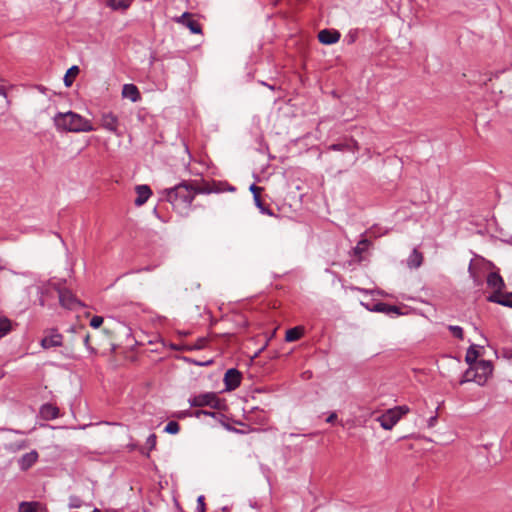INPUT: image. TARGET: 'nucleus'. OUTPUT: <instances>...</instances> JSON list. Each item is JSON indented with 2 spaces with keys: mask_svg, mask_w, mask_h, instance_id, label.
Here are the masks:
<instances>
[{
  "mask_svg": "<svg viewBox=\"0 0 512 512\" xmlns=\"http://www.w3.org/2000/svg\"><path fill=\"white\" fill-rule=\"evenodd\" d=\"M448 329L453 334L454 337L460 340L463 339V329L460 326L449 325Z\"/></svg>",
  "mask_w": 512,
  "mask_h": 512,
  "instance_id": "28",
  "label": "nucleus"
},
{
  "mask_svg": "<svg viewBox=\"0 0 512 512\" xmlns=\"http://www.w3.org/2000/svg\"><path fill=\"white\" fill-rule=\"evenodd\" d=\"M304 332V328L301 326H296L294 328L288 329L286 331L285 340L287 342H294L299 340Z\"/></svg>",
  "mask_w": 512,
  "mask_h": 512,
  "instance_id": "19",
  "label": "nucleus"
},
{
  "mask_svg": "<svg viewBox=\"0 0 512 512\" xmlns=\"http://www.w3.org/2000/svg\"><path fill=\"white\" fill-rule=\"evenodd\" d=\"M137 197L134 201L136 206L144 205L152 194V191L147 185H138L135 188Z\"/></svg>",
  "mask_w": 512,
  "mask_h": 512,
  "instance_id": "13",
  "label": "nucleus"
},
{
  "mask_svg": "<svg viewBox=\"0 0 512 512\" xmlns=\"http://www.w3.org/2000/svg\"><path fill=\"white\" fill-rule=\"evenodd\" d=\"M59 302L61 306L67 309H75L81 306V302L66 288H58Z\"/></svg>",
  "mask_w": 512,
  "mask_h": 512,
  "instance_id": "6",
  "label": "nucleus"
},
{
  "mask_svg": "<svg viewBox=\"0 0 512 512\" xmlns=\"http://www.w3.org/2000/svg\"><path fill=\"white\" fill-rule=\"evenodd\" d=\"M346 144H342V143H337V144H333L330 146V149L332 150H337V151H342L346 148Z\"/></svg>",
  "mask_w": 512,
  "mask_h": 512,
  "instance_id": "34",
  "label": "nucleus"
},
{
  "mask_svg": "<svg viewBox=\"0 0 512 512\" xmlns=\"http://www.w3.org/2000/svg\"><path fill=\"white\" fill-rule=\"evenodd\" d=\"M0 94L6 97V92L3 88H0Z\"/></svg>",
  "mask_w": 512,
  "mask_h": 512,
  "instance_id": "43",
  "label": "nucleus"
},
{
  "mask_svg": "<svg viewBox=\"0 0 512 512\" xmlns=\"http://www.w3.org/2000/svg\"><path fill=\"white\" fill-rule=\"evenodd\" d=\"M254 201H255L256 206L260 209V211L262 213L272 215V212L269 209L265 208V206L260 198V195H256V197H254Z\"/></svg>",
  "mask_w": 512,
  "mask_h": 512,
  "instance_id": "29",
  "label": "nucleus"
},
{
  "mask_svg": "<svg viewBox=\"0 0 512 512\" xmlns=\"http://www.w3.org/2000/svg\"><path fill=\"white\" fill-rule=\"evenodd\" d=\"M197 511L198 512H205V503H204V496H199L197 499Z\"/></svg>",
  "mask_w": 512,
  "mask_h": 512,
  "instance_id": "33",
  "label": "nucleus"
},
{
  "mask_svg": "<svg viewBox=\"0 0 512 512\" xmlns=\"http://www.w3.org/2000/svg\"><path fill=\"white\" fill-rule=\"evenodd\" d=\"M492 371L493 366L490 361L480 360L466 370L460 383L463 384L465 382L473 381L478 385H484L492 374Z\"/></svg>",
  "mask_w": 512,
  "mask_h": 512,
  "instance_id": "3",
  "label": "nucleus"
},
{
  "mask_svg": "<svg viewBox=\"0 0 512 512\" xmlns=\"http://www.w3.org/2000/svg\"><path fill=\"white\" fill-rule=\"evenodd\" d=\"M503 356L508 359H512V350L511 349H504L503 350Z\"/></svg>",
  "mask_w": 512,
  "mask_h": 512,
  "instance_id": "40",
  "label": "nucleus"
},
{
  "mask_svg": "<svg viewBox=\"0 0 512 512\" xmlns=\"http://www.w3.org/2000/svg\"><path fill=\"white\" fill-rule=\"evenodd\" d=\"M100 124L105 130H107L113 134L119 135V133H118V124H119L118 117L115 114H113L112 112L102 113L101 118H100Z\"/></svg>",
  "mask_w": 512,
  "mask_h": 512,
  "instance_id": "7",
  "label": "nucleus"
},
{
  "mask_svg": "<svg viewBox=\"0 0 512 512\" xmlns=\"http://www.w3.org/2000/svg\"><path fill=\"white\" fill-rule=\"evenodd\" d=\"M250 191L253 193V197H256V195H260L261 188L255 184H252L250 186Z\"/></svg>",
  "mask_w": 512,
  "mask_h": 512,
  "instance_id": "35",
  "label": "nucleus"
},
{
  "mask_svg": "<svg viewBox=\"0 0 512 512\" xmlns=\"http://www.w3.org/2000/svg\"><path fill=\"white\" fill-rule=\"evenodd\" d=\"M469 272L472 275V277L474 278V280L477 281L476 276L473 274L472 264H470V266H469Z\"/></svg>",
  "mask_w": 512,
  "mask_h": 512,
  "instance_id": "42",
  "label": "nucleus"
},
{
  "mask_svg": "<svg viewBox=\"0 0 512 512\" xmlns=\"http://www.w3.org/2000/svg\"><path fill=\"white\" fill-rule=\"evenodd\" d=\"M61 345H62V335L59 333H52L51 335L45 336L41 340V346L44 349L59 347Z\"/></svg>",
  "mask_w": 512,
  "mask_h": 512,
  "instance_id": "15",
  "label": "nucleus"
},
{
  "mask_svg": "<svg viewBox=\"0 0 512 512\" xmlns=\"http://www.w3.org/2000/svg\"><path fill=\"white\" fill-rule=\"evenodd\" d=\"M157 437L155 434H150L148 438L146 439V448L148 451L153 450L156 447Z\"/></svg>",
  "mask_w": 512,
  "mask_h": 512,
  "instance_id": "30",
  "label": "nucleus"
},
{
  "mask_svg": "<svg viewBox=\"0 0 512 512\" xmlns=\"http://www.w3.org/2000/svg\"><path fill=\"white\" fill-rule=\"evenodd\" d=\"M219 191L220 189L211 186L207 182H182L166 190V199L175 209L179 212H183L190 207L196 194H209Z\"/></svg>",
  "mask_w": 512,
  "mask_h": 512,
  "instance_id": "1",
  "label": "nucleus"
},
{
  "mask_svg": "<svg viewBox=\"0 0 512 512\" xmlns=\"http://www.w3.org/2000/svg\"><path fill=\"white\" fill-rule=\"evenodd\" d=\"M122 96L130 99L132 102L140 100V93L138 88L134 84H125L122 88Z\"/></svg>",
  "mask_w": 512,
  "mask_h": 512,
  "instance_id": "16",
  "label": "nucleus"
},
{
  "mask_svg": "<svg viewBox=\"0 0 512 512\" xmlns=\"http://www.w3.org/2000/svg\"><path fill=\"white\" fill-rule=\"evenodd\" d=\"M511 74H512V71L511 72H501L499 74V76L507 79V78H510Z\"/></svg>",
  "mask_w": 512,
  "mask_h": 512,
  "instance_id": "41",
  "label": "nucleus"
},
{
  "mask_svg": "<svg viewBox=\"0 0 512 512\" xmlns=\"http://www.w3.org/2000/svg\"><path fill=\"white\" fill-rule=\"evenodd\" d=\"M174 21L187 27L193 34L202 32L200 24L194 20L192 15L188 12H184L182 15L175 17Z\"/></svg>",
  "mask_w": 512,
  "mask_h": 512,
  "instance_id": "8",
  "label": "nucleus"
},
{
  "mask_svg": "<svg viewBox=\"0 0 512 512\" xmlns=\"http://www.w3.org/2000/svg\"><path fill=\"white\" fill-rule=\"evenodd\" d=\"M82 506V500L76 496H71L69 498L68 507L69 508H80Z\"/></svg>",
  "mask_w": 512,
  "mask_h": 512,
  "instance_id": "31",
  "label": "nucleus"
},
{
  "mask_svg": "<svg viewBox=\"0 0 512 512\" xmlns=\"http://www.w3.org/2000/svg\"><path fill=\"white\" fill-rule=\"evenodd\" d=\"M40 414L46 420L55 419L59 416V409L52 404H44L40 409Z\"/></svg>",
  "mask_w": 512,
  "mask_h": 512,
  "instance_id": "18",
  "label": "nucleus"
},
{
  "mask_svg": "<svg viewBox=\"0 0 512 512\" xmlns=\"http://www.w3.org/2000/svg\"><path fill=\"white\" fill-rule=\"evenodd\" d=\"M12 330V322L7 317H0V338Z\"/></svg>",
  "mask_w": 512,
  "mask_h": 512,
  "instance_id": "24",
  "label": "nucleus"
},
{
  "mask_svg": "<svg viewBox=\"0 0 512 512\" xmlns=\"http://www.w3.org/2000/svg\"><path fill=\"white\" fill-rule=\"evenodd\" d=\"M336 419H337V415H336V413H331V414L327 417L326 422H328V423H334V422L336 421Z\"/></svg>",
  "mask_w": 512,
  "mask_h": 512,
  "instance_id": "39",
  "label": "nucleus"
},
{
  "mask_svg": "<svg viewBox=\"0 0 512 512\" xmlns=\"http://www.w3.org/2000/svg\"><path fill=\"white\" fill-rule=\"evenodd\" d=\"M37 458L38 454L36 451H31L29 453L24 454L19 460L20 468L22 470L29 469L37 461Z\"/></svg>",
  "mask_w": 512,
  "mask_h": 512,
  "instance_id": "17",
  "label": "nucleus"
},
{
  "mask_svg": "<svg viewBox=\"0 0 512 512\" xmlns=\"http://www.w3.org/2000/svg\"><path fill=\"white\" fill-rule=\"evenodd\" d=\"M436 422H437V416L436 415L430 417L429 420H428V427H430V428L434 427Z\"/></svg>",
  "mask_w": 512,
  "mask_h": 512,
  "instance_id": "38",
  "label": "nucleus"
},
{
  "mask_svg": "<svg viewBox=\"0 0 512 512\" xmlns=\"http://www.w3.org/2000/svg\"><path fill=\"white\" fill-rule=\"evenodd\" d=\"M422 259V254L414 249L407 260L408 266L418 268L422 264Z\"/></svg>",
  "mask_w": 512,
  "mask_h": 512,
  "instance_id": "22",
  "label": "nucleus"
},
{
  "mask_svg": "<svg viewBox=\"0 0 512 512\" xmlns=\"http://www.w3.org/2000/svg\"><path fill=\"white\" fill-rule=\"evenodd\" d=\"M54 126L61 132H92L96 128L92 122L73 111L58 112L53 117Z\"/></svg>",
  "mask_w": 512,
  "mask_h": 512,
  "instance_id": "2",
  "label": "nucleus"
},
{
  "mask_svg": "<svg viewBox=\"0 0 512 512\" xmlns=\"http://www.w3.org/2000/svg\"><path fill=\"white\" fill-rule=\"evenodd\" d=\"M89 341H90V336L87 334L85 337H84V344L85 346L87 347V349H89L91 352H94V348H92L89 344Z\"/></svg>",
  "mask_w": 512,
  "mask_h": 512,
  "instance_id": "37",
  "label": "nucleus"
},
{
  "mask_svg": "<svg viewBox=\"0 0 512 512\" xmlns=\"http://www.w3.org/2000/svg\"><path fill=\"white\" fill-rule=\"evenodd\" d=\"M224 383L227 390H235L241 383V373L235 368L228 369L224 375Z\"/></svg>",
  "mask_w": 512,
  "mask_h": 512,
  "instance_id": "9",
  "label": "nucleus"
},
{
  "mask_svg": "<svg viewBox=\"0 0 512 512\" xmlns=\"http://www.w3.org/2000/svg\"><path fill=\"white\" fill-rule=\"evenodd\" d=\"M132 3V0H106V5L113 10H125Z\"/></svg>",
  "mask_w": 512,
  "mask_h": 512,
  "instance_id": "20",
  "label": "nucleus"
},
{
  "mask_svg": "<svg viewBox=\"0 0 512 512\" xmlns=\"http://www.w3.org/2000/svg\"><path fill=\"white\" fill-rule=\"evenodd\" d=\"M489 302L497 303L503 306L512 307V292L510 293H492L487 297Z\"/></svg>",
  "mask_w": 512,
  "mask_h": 512,
  "instance_id": "14",
  "label": "nucleus"
},
{
  "mask_svg": "<svg viewBox=\"0 0 512 512\" xmlns=\"http://www.w3.org/2000/svg\"><path fill=\"white\" fill-rule=\"evenodd\" d=\"M486 281L488 287L494 290L493 293H500L505 286L502 277L496 272L489 273Z\"/></svg>",
  "mask_w": 512,
  "mask_h": 512,
  "instance_id": "11",
  "label": "nucleus"
},
{
  "mask_svg": "<svg viewBox=\"0 0 512 512\" xmlns=\"http://www.w3.org/2000/svg\"><path fill=\"white\" fill-rule=\"evenodd\" d=\"M479 354H478V351H477V347L475 345H472L468 348L467 350V353H466V356H465V361L471 366L475 365V363H477V358H478Z\"/></svg>",
  "mask_w": 512,
  "mask_h": 512,
  "instance_id": "23",
  "label": "nucleus"
},
{
  "mask_svg": "<svg viewBox=\"0 0 512 512\" xmlns=\"http://www.w3.org/2000/svg\"><path fill=\"white\" fill-rule=\"evenodd\" d=\"M409 411L410 409L406 405L396 406L394 408L388 409L383 414L378 416L376 421L379 422L383 429L391 430L402 418V416L406 415Z\"/></svg>",
  "mask_w": 512,
  "mask_h": 512,
  "instance_id": "4",
  "label": "nucleus"
},
{
  "mask_svg": "<svg viewBox=\"0 0 512 512\" xmlns=\"http://www.w3.org/2000/svg\"><path fill=\"white\" fill-rule=\"evenodd\" d=\"M200 413H203V414H205V415H212V413H210V412H206V411H201Z\"/></svg>",
  "mask_w": 512,
  "mask_h": 512,
  "instance_id": "44",
  "label": "nucleus"
},
{
  "mask_svg": "<svg viewBox=\"0 0 512 512\" xmlns=\"http://www.w3.org/2000/svg\"><path fill=\"white\" fill-rule=\"evenodd\" d=\"M340 33L336 30L324 29L318 33V40L325 45L335 44L340 39Z\"/></svg>",
  "mask_w": 512,
  "mask_h": 512,
  "instance_id": "10",
  "label": "nucleus"
},
{
  "mask_svg": "<svg viewBox=\"0 0 512 512\" xmlns=\"http://www.w3.org/2000/svg\"><path fill=\"white\" fill-rule=\"evenodd\" d=\"M205 345H206V340H205V339H200V340L198 341V343L194 345V347H193V348H194V349H202V348H204V347H205Z\"/></svg>",
  "mask_w": 512,
  "mask_h": 512,
  "instance_id": "36",
  "label": "nucleus"
},
{
  "mask_svg": "<svg viewBox=\"0 0 512 512\" xmlns=\"http://www.w3.org/2000/svg\"><path fill=\"white\" fill-rule=\"evenodd\" d=\"M92 512H101L99 509L95 508Z\"/></svg>",
  "mask_w": 512,
  "mask_h": 512,
  "instance_id": "45",
  "label": "nucleus"
},
{
  "mask_svg": "<svg viewBox=\"0 0 512 512\" xmlns=\"http://www.w3.org/2000/svg\"><path fill=\"white\" fill-rule=\"evenodd\" d=\"M369 246H370V242L367 239L360 240L357 243L356 247L353 249L354 254L356 256L361 257V255L368 250Z\"/></svg>",
  "mask_w": 512,
  "mask_h": 512,
  "instance_id": "26",
  "label": "nucleus"
},
{
  "mask_svg": "<svg viewBox=\"0 0 512 512\" xmlns=\"http://www.w3.org/2000/svg\"><path fill=\"white\" fill-rule=\"evenodd\" d=\"M103 323V317L94 316L90 321V326L93 328H99Z\"/></svg>",
  "mask_w": 512,
  "mask_h": 512,
  "instance_id": "32",
  "label": "nucleus"
},
{
  "mask_svg": "<svg viewBox=\"0 0 512 512\" xmlns=\"http://www.w3.org/2000/svg\"><path fill=\"white\" fill-rule=\"evenodd\" d=\"M78 73H79L78 66H72L71 68H69L66 75L64 76L65 86L70 87L73 83V79L76 77V75Z\"/></svg>",
  "mask_w": 512,
  "mask_h": 512,
  "instance_id": "25",
  "label": "nucleus"
},
{
  "mask_svg": "<svg viewBox=\"0 0 512 512\" xmlns=\"http://www.w3.org/2000/svg\"><path fill=\"white\" fill-rule=\"evenodd\" d=\"M179 430L180 426L176 421H169L164 428V431L168 434H177Z\"/></svg>",
  "mask_w": 512,
  "mask_h": 512,
  "instance_id": "27",
  "label": "nucleus"
},
{
  "mask_svg": "<svg viewBox=\"0 0 512 512\" xmlns=\"http://www.w3.org/2000/svg\"><path fill=\"white\" fill-rule=\"evenodd\" d=\"M371 311L375 312H383V313H399V308L397 306L388 305L386 303H377L374 305V307L371 309Z\"/></svg>",
  "mask_w": 512,
  "mask_h": 512,
  "instance_id": "21",
  "label": "nucleus"
},
{
  "mask_svg": "<svg viewBox=\"0 0 512 512\" xmlns=\"http://www.w3.org/2000/svg\"><path fill=\"white\" fill-rule=\"evenodd\" d=\"M190 405L194 407L209 406L211 408L219 407V399L213 392H208L194 396L189 399Z\"/></svg>",
  "mask_w": 512,
  "mask_h": 512,
  "instance_id": "5",
  "label": "nucleus"
},
{
  "mask_svg": "<svg viewBox=\"0 0 512 512\" xmlns=\"http://www.w3.org/2000/svg\"><path fill=\"white\" fill-rule=\"evenodd\" d=\"M18 512H48L47 507L36 501L21 502L19 504Z\"/></svg>",
  "mask_w": 512,
  "mask_h": 512,
  "instance_id": "12",
  "label": "nucleus"
}]
</instances>
